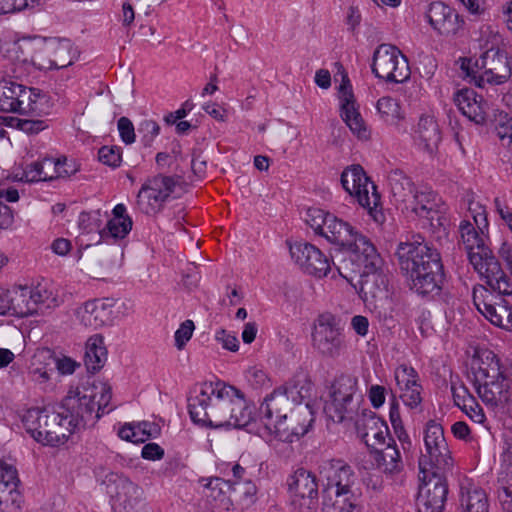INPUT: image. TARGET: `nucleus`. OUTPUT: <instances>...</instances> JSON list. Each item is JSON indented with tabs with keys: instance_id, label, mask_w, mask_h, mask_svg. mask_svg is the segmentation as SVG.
<instances>
[{
	"instance_id": "obj_1",
	"label": "nucleus",
	"mask_w": 512,
	"mask_h": 512,
	"mask_svg": "<svg viewBox=\"0 0 512 512\" xmlns=\"http://www.w3.org/2000/svg\"><path fill=\"white\" fill-rule=\"evenodd\" d=\"M304 220L316 235L343 251L345 258L341 265L334 266L315 245L296 242L289 246V252L299 268L315 279L330 277L343 290L356 288L353 275H358L360 296L367 310L386 325L395 322L400 305L388 289L383 261L372 241L352 223L321 207L308 208Z\"/></svg>"
},
{
	"instance_id": "obj_2",
	"label": "nucleus",
	"mask_w": 512,
	"mask_h": 512,
	"mask_svg": "<svg viewBox=\"0 0 512 512\" xmlns=\"http://www.w3.org/2000/svg\"><path fill=\"white\" fill-rule=\"evenodd\" d=\"M191 420L215 430L245 429L253 433L256 409L239 388L221 381L198 385L189 399Z\"/></svg>"
},
{
	"instance_id": "obj_3",
	"label": "nucleus",
	"mask_w": 512,
	"mask_h": 512,
	"mask_svg": "<svg viewBox=\"0 0 512 512\" xmlns=\"http://www.w3.org/2000/svg\"><path fill=\"white\" fill-rule=\"evenodd\" d=\"M287 397L281 388L267 394L259 406L253 433L266 443L274 445L277 442L292 443L306 435L314 422V412L308 403L289 409Z\"/></svg>"
},
{
	"instance_id": "obj_4",
	"label": "nucleus",
	"mask_w": 512,
	"mask_h": 512,
	"mask_svg": "<svg viewBox=\"0 0 512 512\" xmlns=\"http://www.w3.org/2000/svg\"><path fill=\"white\" fill-rule=\"evenodd\" d=\"M469 220L459 225L462 243L468 254L469 263L487 285L499 295H512V280L504 272L492 250L486 245L489 222L487 211L479 201L472 200L468 206Z\"/></svg>"
},
{
	"instance_id": "obj_5",
	"label": "nucleus",
	"mask_w": 512,
	"mask_h": 512,
	"mask_svg": "<svg viewBox=\"0 0 512 512\" xmlns=\"http://www.w3.org/2000/svg\"><path fill=\"white\" fill-rule=\"evenodd\" d=\"M469 377L488 409L512 416V358L501 360L493 351H476L470 362Z\"/></svg>"
},
{
	"instance_id": "obj_6",
	"label": "nucleus",
	"mask_w": 512,
	"mask_h": 512,
	"mask_svg": "<svg viewBox=\"0 0 512 512\" xmlns=\"http://www.w3.org/2000/svg\"><path fill=\"white\" fill-rule=\"evenodd\" d=\"M396 255L413 291L423 296L438 294L444 273L441 257L436 249L429 246L420 235H416L400 242Z\"/></svg>"
},
{
	"instance_id": "obj_7",
	"label": "nucleus",
	"mask_w": 512,
	"mask_h": 512,
	"mask_svg": "<svg viewBox=\"0 0 512 512\" xmlns=\"http://www.w3.org/2000/svg\"><path fill=\"white\" fill-rule=\"evenodd\" d=\"M51 98L37 88L14 81H2V112L44 116L51 112Z\"/></svg>"
},
{
	"instance_id": "obj_8",
	"label": "nucleus",
	"mask_w": 512,
	"mask_h": 512,
	"mask_svg": "<svg viewBox=\"0 0 512 512\" xmlns=\"http://www.w3.org/2000/svg\"><path fill=\"white\" fill-rule=\"evenodd\" d=\"M340 180L345 192L367 210L374 222L382 224L385 221L380 194L361 166H348L343 170Z\"/></svg>"
},
{
	"instance_id": "obj_9",
	"label": "nucleus",
	"mask_w": 512,
	"mask_h": 512,
	"mask_svg": "<svg viewBox=\"0 0 512 512\" xmlns=\"http://www.w3.org/2000/svg\"><path fill=\"white\" fill-rule=\"evenodd\" d=\"M112 398V389L108 383L94 382L91 385L70 388L65 396V405L69 409H74L77 415L81 416L83 425L88 417L96 412V417L113 410L110 406Z\"/></svg>"
},
{
	"instance_id": "obj_10",
	"label": "nucleus",
	"mask_w": 512,
	"mask_h": 512,
	"mask_svg": "<svg viewBox=\"0 0 512 512\" xmlns=\"http://www.w3.org/2000/svg\"><path fill=\"white\" fill-rule=\"evenodd\" d=\"M423 450L419 457L420 473L445 471L453 465V459L442 425L429 420L423 430Z\"/></svg>"
},
{
	"instance_id": "obj_11",
	"label": "nucleus",
	"mask_w": 512,
	"mask_h": 512,
	"mask_svg": "<svg viewBox=\"0 0 512 512\" xmlns=\"http://www.w3.org/2000/svg\"><path fill=\"white\" fill-rule=\"evenodd\" d=\"M412 211L421 221L423 228L440 239L448 234L450 221L447 209L441 199L430 189H418L410 203Z\"/></svg>"
},
{
	"instance_id": "obj_12",
	"label": "nucleus",
	"mask_w": 512,
	"mask_h": 512,
	"mask_svg": "<svg viewBox=\"0 0 512 512\" xmlns=\"http://www.w3.org/2000/svg\"><path fill=\"white\" fill-rule=\"evenodd\" d=\"M311 345L323 357L337 358L346 348L340 321L334 314L324 312L317 316L311 328Z\"/></svg>"
},
{
	"instance_id": "obj_13",
	"label": "nucleus",
	"mask_w": 512,
	"mask_h": 512,
	"mask_svg": "<svg viewBox=\"0 0 512 512\" xmlns=\"http://www.w3.org/2000/svg\"><path fill=\"white\" fill-rule=\"evenodd\" d=\"M79 170V164L67 157H44L27 163L23 168H16L7 176L13 181L40 182L52 181L74 175Z\"/></svg>"
},
{
	"instance_id": "obj_14",
	"label": "nucleus",
	"mask_w": 512,
	"mask_h": 512,
	"mask_svg": "<svg viewBox=\"0 0 512 512\" xmlns=\"http://www.w3.org/2000/svg\"><path fill=\"white\" fill-rule=\"evenodd\" d=\"M49 299L46 288L28 287L15 284L2 290V316L24 318L32 315L39 304H44Z\"/></svg>"
},
{
	"instance_id": "obj_15",
	"label": "nucleus",
	"mask_w": 512,
	"mask_h": 512,
	"mask_svg": "<svg viewBox=\"0 0 512 512\" xmlns=\"http://www.w3.org/2000/svg\"><path fill=\"white\" fill-rule=\"evenodd\" d=\"M291 505L296 512H314L318 507V480L316 475L298 466L286 479Z\"/></svg>"
},
{
	"instance_id": "obj_16",
	"label": "nucleus",
	"mask_w": 512,
	"mask_h": 512,
	"mask_svg": "<svg viewBox=\"0 0 512 512\" xmlns=\"http://www.w3.org/2000/svg\"><path fill=\"white\" fill-rule=\"evenodd\" d=\"M477 311L494 327L512 333V305L495 295L483 285H476L472 292Z\"/></svg>"
},
{
	"instance_id": "obj_17",
	"label": "nucleus",
	"mask_w": 512,
	"mask_h": 512,
	"mask_svg": "<svg viewBox=\"0 0 512 512\" xmlns=\"http://www.w3.org/2000/svg\"><path fill=\"white\" fill-rule=\"evenodd\" d=\"M372 72L377 78L391 83H402L410 76L406 57L390 44H381L374 51Z\"/></svg>"
},
{
	"instance_id": "obj_18",
	"label": "nucleus",
	"mask_w": 512,
	"mask_h": 512,
	"mask_svg": "<svg viewBox=\"0 0 512 512\" xmlns=\"http://www.w3.org/2000/svg\"><path fill=\"white\" fill-rule=\"evenodd\" d=\"M419 478L417 512H443L448 493L445 479L437 472L420 473Z\"/></svg>"
},
{
	"instance_id": "obj_19",
	"label": "nucleus",
	"mask_w": 512,
	"mask_h": 512,
	"mask_svg": "<svg viewBox=\"0 0 512 512\" xmlns=\"http://www.w3.org/2000/svg\"><path fill=\"white\" fill-rule=\"evenodd\" d=\"M482 67L485 70L476 81V85L481 88L485 85H502L512 76V59L505 52L493 47L483 53Z\"/></svg>"
},
{
	"instance_id": "obj_20",
	"label": "nucleus",
	"mask_w": 512,
	"mask_h": 512,
	"mask_svg": "<svg viewBox=\"0 0 512 512\" xmlns=\"http://www.w3.org/2000/svg\"><path fill=\"white\" fill-rule=\"evenodd\" d=\"M360 398L356 381L351 378L342 379L334 388L331 402L323 407L324 413L333 422H342L346 414L355 410Z\"/></svg>"
},
{
	"instance_id": "obj_21",
	"label": "nucleus",
	"mask_w": 512,
	"mask_h": 512,
	"mask_svg": "<svg viewBox=\"0 0 512 512\" xmlns=\"http://www.w3.org/2000/svg\"><path fill=\"white\" fill-rule=\"evenodd\" d=\"M174 189V181L167 176H156L149 179L138 193V205L146 214L156 213L170 197Z\"/></svg>"
},
{
	"instance_id": "obj_22",
	"label": "nucleus",
	"mask_w": 512,
	"mask_h": 512,
	"mask_svg": "<svg viewBox=\"0 0 512 512\" xmlns=\"http://www.w3.org/2000/svg\"><path fill=\"white\" fill-rule=\"evenodd\" d=\"M319 475L327 489H335V496L352 495L355 475L349 465L341 460L324 461L319 466Z\"/></svg>"
},
{
	"instance_id": "obj_23",
	"label": "nucleus",
	"mask_w": 512,
	"mask_h": 512,
	"mask_svg": "<svg viewBox=\"0 0 512 512\" xmlns=\"http://www.w3.org/2000/svg\"><path fill=\"white\" fill-rule=\"evenodd\" d=\"M399 397L409 409L422 403V385L417 371L407 363L398 364L393 371Z\"/></svg>"
},
{
	"instance_id": "obj_24",
	"label": "nucleus",
	"mask_w": 512,
	"mask_h": 512,
	"mask_svg": "<svg viewBox=\"0 0 512 512\" xmlns=\"http://www.w3.org/2000/svg\"><path fill=\"white\" fill-rule=\"evenodd\" d=\"M219 472L233 480V493L236 495L234 500L235 509L245 511L253 506L257 500V487L255 483L250 480L242 481L245 469L239 464L235 463H221L218 465Z\"/></svg>"
},
{
	"instance_id": "obj_25",
	"label": "nucleus",
	"mask_w": 512,
	"mask_h": 512,
	"mask_svg": "<svg viewBox=\"0 0 512 512\" xmlns=\"http://www.w3.org/2000/svg\"><path fill=\"white\" fill-rule=\"evenodd\" d=\"M52 413L46 408L34 407L26 409L19 415L26 432L41 445H57L65 440L55 433L42 432L49 426L48 420Z\"/></svg>"
},
{
	"instance_id": "obj_26",
	"label": "nucleus",
	"mask_w": 512,
	"mask_h": 512,
	"mask_svg": "<svg viewBox=\"0 0 512 512\" xmlns=\"http://www.w3.org/2000/svg\"><path fill=\"white\" fill-rule=\"evenodd\" d=\"M112 299L87 301L75 311L76 320L83 326L98 329L112 325L115 319Z\"/></svg>"
},
{
	"instance_id": "obj_27",
	"label": "nucleus",
	"mask_w": 512,
	"mask_h": 512,
	"mask_svg": "<svg viewBox=\"0 0 512 512\" xmlns=\"http://www.w3.org/2000/svg\"><path fill=\"white\" fill-rule=\"evenodd\" d=\"M454 103L459 112L477 125H484L489 119V102L472 88H462L455 92Z\"/></svg>"
},
{
	"instance_id": "obj_28",
	"label": "nucleus",
	"mask_w": 512,
	"mask_h": 512,
	"mask_svg": "<svg viewBox=\"0 0 512 512\" xmlns=\"http://www.w3.org/2000/svg\"><path fill=\"white\" fill-rule=\"evenodd\" d=\"M497 499L501 512H512V438L501 444Z\"/></svg>"
},
{
	"instance_id": "obj_29",
	"label": "nucleus",
	"mask_w": 512,
	"mask_h": 512,
	"mask_svg": "<svg viewBox=\"0 0 512 512\" xmlns=\"http://www.w3.org/2000/svg\"><path fill=\"white\" fill-rule=\"evenodd\" d=\"M280 388L287 397V403H289V400L297 403V406H304L309 403L312 406L314 415L316 414V410L321 407V404L317 403L316 398L313 399L315 387L309 375L304 371L296 373Z\"/></svg>"
},
{
	"instance_id": "obj_30",
	"label": "nucleus",
	"mask_w": 512,
	"mask_h": 512,
	"mask_svg": "<svg viewBox=\"0 0 512 512\" xmlns=\"http://www.w3.org/2000/svg\"><path fill=\"white\" fill-rule=\"evenodd\" d=\"M48 425L49 426L43 429L42 432L49 431L65 439L57 445H47L52 448L64 446L68 442L70 435L84 426L81 421V416L77 415L74 409L66 407L65 398L61 403L60 410L52 413L51 418L48 420Z\"/></svg>"
},
{
	"instance_id": "obj_31",
	"label": "nucleus",
	"mask_w": 512,
	"mask_h": 512,
	"mask_svg": "<svg viewBox=\"0 0 512 512\" xmlns=\"http://www.w3.org/2000/svg\"><path fill=\"white\" fill-rule=\"evenodd\" d=\"M106 224L102 236L104 241L117 243L124 240L131 232L133 227L132 217L128 213L126 205L116 204L110 214L105 213Z\"/></svg>"
},
{
	"instance_id": "obj_32",
	"label": "nucleus",
	"mask_w": 512,
	"mask_h": 512,
	"mask_svg": "<svg viewBox=\"0 0 512 512\" xmlns=\"http://www.w3.org/2000/svg\"><path fill=\"white\" fill-rule=\"evenodd\" d=\"M203 494L207 501L221 512L235 509L233 493V480H224L219 477L203 480Z\"/></svg>"
},
{
	"instance_id": "obj_33",
	"label": "nucleus",
	"mask_w": 512,
	"mask_h": 512,
	"mask_svg": "<svg viewBox=\"0 0 512 512\" xmlns=\"http://www.w3.org/2000/svg\"><path fill=\"white\" fill-rule=\"evenodd\" d=\"M23 503L18 472L12 463L2 461V512H19Z\"/></svg>"
},
{
	"instance_id": "obj_34",
	"label": "nucleus",
	"mask_w": 512,
	"mask_h": 512,
	"mask_svg": "<svg viewBox=\"0 0 512 512\" xmlns=\"http://www.w3.org/2000/svg\"><path fill=\"white\" fill-rule=\"evenodd\" d=\"M453 402L473 423L487 428V417L478 400L462 383H453L451 386Z\"/></svg>"
},
{
	"instance_id": "obj_35",
	"label": "nucleus",
	"mask_w": 512,
	"mask_h": 512,
	"mask_svg": "<svg viewBox=\"0 0 512 512\" xmlns=\"http://www.w3.org/2000/svg\"><path fill=\"white\" fill-rule=\"evenodd\" d=\"M425 17L431 28L438 32H459L463 30L464 21L442 2L431 3Z\"/></svg>"
},
{
	"instance_id": "obj_36",
	"label": "nucleus",
	"mask_w": 512,
	"mask_h": 512,
	"mask_svg": "<svg viewBox=\"0 0 512 512\" xmlns=\"http://www.w3.org/2000/svg\"><path fill=\"white\" fill-rule=\"evenodd\" d=\"M118 437L133 444H143L150 439H156L161 435L158 424L150 421H132L118 425Z\"/></svg>"
},
{
	"instance_id": "obj_37",
	"label": "nucleus",
	"mask_w": 512,
	"mask_h": 512,
	"mask_svg": "<svg viewBox=\"0 0 512 512\" xmlns=\"http://www.w3.org/2000/svg\"><path fill=\"white\" fill-rule=\"evenodd\" d=\"M414 143L422 151L432 155L441 141L440 131L433 116H422L414 133Z\"/></svg>"
},
{
	"instance_id": "obj_38",
	"label": "nucleus",
	"mask_w": 512,
	"mask_h": 512,
	"mask_svg": "<svg viewBox=\"0 0 512 512\" xmlns=\"http://www.w3.org/2000/svg\"><path fill=\"white\" fill-rule=\"evenodd\" d=\"M360 435L367 447L372 450L389 445L388 441L391 439L386 421L375 415L365 419Z\"/></svg>"
},
{
	"instance_id": "obj_39",
	"label": "nucleus",
	"mask_w": 512,
	"mask_h": 512,
	"mask_svg": "<svg viewBox=\"0 0 512 512\" xmlns=\"http://www.w3.org/2000/svg\"><path fill=\"white\" fill-rule=\"evenodd\" d=\"M104 221L105 213H103L101 210L83 212L79 215L78 226L80 230V236L87 237V247L92 244H99L104 241V236H102L104 231Z\"/></svg>"
},
{
	"instance_id": "obj_40",
	"label": "nucleus",
	"mask_w": 512,
	"mask_h": 512,
	"mask_svg": "<svg viewBox=\"0 0 512 512\" xmlns=\"http://www.w3.org/2000/svg\"><path fill=\"white\" fill-rule=\"evenodd\" d=\"M84 362L88 371L98 372L108 360V350L101 334H93L85 342Z\"/></svg>"
},
{
	"instance_id": "obj_41",
	"label": "nucleus",
	"mask_w": 512,
	"mask_h": 512,
	"mask_svg": "<svg viewBox=\"0 0 512 512\" xmlns=\"http://www.w3.org/2000/svg\"><path fill=\"white\" fill-rule=\"evenodd\" d=\"M376 111L386 125L397 131L401 130L405 114L396 99L390 96L381 97L376 103Z\"/></svg>"
},
{
	"instance_id": "obj_42",
	"label": "nucleus",
	"mask_w": 512,
	"mask_h": 512,
	"mask_svg": "<svg viewBox=\"0 0 512 512\" xmlns=\"http://www.w3.org/2000/svg\"><path fill=\"white\" fill-rule=\"evenodd\" d=\"M339 112L341 119L355 137L359 140H367L370 137V131L361 116L358 103L339 107Z\"/></svg>"
},
{
	"instance_id": "obj_43",
	"label": "nucleus",
	"mask_w": 512,
	"mask_h": 512,
	"mask_svg": "<svg viewBox=\"0 0 512 512\" xmlns=\"http://www.w3.org/2000/svg\"><path fill=\"white\" fill-rule=\"evenodd\" d=\"M462 512H489V500L486 492L477 486L462 488Z\"/></svg>"
},
{
	"instance_id": "obj_44",
	"label": "nucleus",
	"mask_w": 512,
	"mask_h": 512,
	"mask_svg": "<svg viewBox=\"0 0 512 512\" xmlns=\"http://www.w3.org/2000/svg\"><path fill=\"white\" fill-rule=\"evenodd\" d=\"M51 351L48 349L38 350L31 361L29 373L32 380L38 384H46L50 380L52 369Z\"/></svg>"
},
{
	"instance_id": "obj_45",
	"label": "nucleus",
	"mask_w": 512,
	"mask_h": 512,
	"mask_svg": "<svg viewBox=\"0 0 512 512\" xmlns=\"http://www.w3.org/2000/svg\"><path fill=\"white\" fill-rule=\"evenodd\" d=\"M373 457L377 467L385 473H394L401 467V456L396 446L377 448L373 450Z\"/></svg>"
},
{
	"instance_id": "obj_46",
	"label": "nucleus",
	"mask_w": 512,
	"mask_h": 512,
	"mask_svg": "<svg viewBox=\"0 0 512 512\" xmlns=\"http://www.w3.org/2000/svg\"><path fill=\"white\" fill-rule=\"evenodd\" d=\"M322 512H362V506L357 496H335L331 503H324Z\"/></svg>"
},
{
	"instance_id": "obj_47",
	"label": "nucleus",
	"mask_w": 512,
	"mask_h": 512,
	"mask_svg": "<svg viewBox=\"0 0 512 512\" xmlns=\"http://www.w3.org/2000/svg\"><path fill=\"white\" fill-rule=\"evenodd\" d=\"M246 382L254 389H265L272 386V380L262 365L253 364L244 371Z\"/></svg>"
},
{
	"instance_id": "obj_48",
	"label": "nucleus",
	"mask_w": 512,
	"mask_h": 512,
	"mask_svg": "<svg viewBox=\"0 0 512 512\" xmlns=\"http://www.w3.org/2000/svg\"><path fill=\"white\" fill-rule=\"evenodd\" d=\"M389 420L391 422L394 433L402 446H410V437L404 428L400 415V406L396 399H392L389 403Z\"/></svg>"
},
{
	"instance_id": "obj_49",
	"label": "nucleus",
	"mask_w": 512,
	"mask_h": 512,
	"mask_svg": "<svg viewBox=\"0 0 512 512\" xmlns=\"http://www.w3.org/2000/svg\"><path fill=\"white\" fill-rule=\"evenodd\" d=\"M2 126L16 128L27 134H37L47 127L42 120L19 119L11 116H2Z\"/></svg>"
},
{
	"instance_id": "obj_50",
	"label": "nucleus",
	"mask_w": 512,
	"mask_h": 512,
	"mask_svg": "<svg viewBox=\"0 0 512 512\" xmlns=\"http://www.w3.org/2000/svg\"><path fill=\"white\" fill-rule=\"evenodd\" d=\"M51 364H54L55 369L61 376L72 375L80 367V362L63 353H51Z\"/></svg>"
},
{
	"instance_id": "obj_51",
	"label": "nucleus",
	"mask_w": 512,
	"mask_h": 512,
	"mask_svg": "<svg viewBox=\"0 0 512 512\" xmlns=\"http://www.w3.org/2000/svg\"><path fill=\"white\" fill-rule=\"evenodd\" d=\"M195 331V324L192 320L183 321L174 333V346L177 350H183L191 340Z\"/></svg>"
},
{
	"instance_id": "obj_52",
	"label": "nucleus",
	"mask_w": 512,
	"mask_h": 512,
	"mask_svg": "<svg viewBox=\"0 0 512 512\" xmlns=\"http://www.w3.org/2000/svg\"><path fill=\"white\" fill-rule=\"evenodd\" d=\"M98 158L101 163L112 168L120 166L122 162V150L118 146H103L98 151Z\"/></svg>"
},
{
	"instance_id": "obj_53",
	"label": "nucleus",
	"mask_w": 512,
	"mask_h": 512,
	"mask_svg": "<svg viewBox=\"0 0 512 512\" xmlns=\"http://www.w3.org/2000/svg\"><path fill=\"white\" fill-rule=\"evenodd\" d=\"M338 106H349L357 103L352 84L346 73H342V81L337 90Z\"/></svg>"
},
{
	"instance_id": "obj_54",
	"label": "nucleus",
	"mask_w": 512,
	"mask_h": 512,
	"mask_svg": "<svg viewBox=\"0 0 512 512\" xmlns=\"http://www.w3.org/2000/svg\"><path fill=\"white\" fill-rule=\"evenodd\" d=\"M214 340L224 349L230 352L239 350V340L236 334L223 328L216 329Z\"/></svg>"
},
{
	"instance_id": "obj_55",
	"label": "nucleus",
	"mask_w": 512,
	"mask_h": 512,
	"mask_svg": "<svg viewBox=\"0 0 512 512\" xmlns=\"http://www.w3.org/2000/svg\"><path fill=\"white\" fill-rule=\"evenodd\" d=\"M496 135L501 145L506 147L512 153V118L504 116L495 127Z\"/></svg>"
},
{
	"instance_id": "obj_56",
	"label": "nucleus",
	"mask_w": 512,
	"mask_h": 512,
	"mask_svg": "<svg viewBox=\"0 0 512 512\" xmlns=\"http://www.w3.org/2000/svg\"><path fill=\"white\" fill-rule=\"evenodd\" d=\"M117 130L121 141L126 145H131L136 140L134 125L127 117H120L117 121Z\"/></svg>"
},
{
	"instance_id": "obj_57",
	"label": "nucleus",
	"mask_w": 512,
	"mask_h": 512,
	"mask_svg": "<svg viewBox=\"0 0 512 512\" xmlns=\"http://www.w3.org/2000/svg\"><path fill=\"white\" fill-rule=\"evenodd\" d=\"M111 478L115 482L116 486L115 490L110 489L109 493L117 497L119 500L123 496H126L127 494L136 490V486L131 481L122 476L112 475Z\"/></svg>"
},
{
	"instance_id": "obj_58",
	"label": "nucleus",
	"mask_w": 512,
	"mask_h": 512,
	"mask_svg": "<svg viewBox=\"0 0 512 512\" xmlns=\"http://www.w3.org/2000/svg\"><path fill=\"white\" fill-rule=\"evenodd\" d=\"M73 249L70 239L64 237H57L50 243L51 252L59 257H66Z\"/></svg>"
},
{
	"instance_id": "obj_59",
	"label": "nucleus",
	"mask_w": 512,
	"mask_h": 512,
	"mask_svg": "<svg viewBox=\"0 0 512 512\" xmlns=\"http://www.w3.org/2000/svg\"><path fill=\"white\" fill-rule=\"evenodd\" d=\"M139 131L146 143L152 142L160 133V127L154 120L147 119L141 122Z\"/></svg>"
},
{
	"instance_id": "obj_60",
	"label": "nucleus",
	"mask_w": 512,
	"mask_h": 512,
	"mask_svg": "<svg viewBox=\"0 0 512 512\" xmlns=\"http://www.w3.org/2000/svg\"><path fill=\"white\" fill-rule=\"evenodd\" d=\"M164 455V449L155 442L146 443L141 450V457L148 461H159Z\"/></svg>"
},
{
	"instance_id": "obj_61",
	"label": "nucleus",
	"mask_w": 512,
	"mask_h": 512,
	"mask_svg": "<svg viewBox=\"0 0 512 512\" xmlns=\"http://www.w3.org/2000/svg\"><path fill=\"white\" fill-rule=\"evenodd\" d=\"M367 396L373 408H381L386 400V389L381 385H371L367 391Z\"/></svg>"
},
{
	"instance_id": "obj_62",
	"label": "nucleus",
	"mask_w": 512,
	"mask_h": 512,
	"mask_svg": "<svg viewBox=\"0 0 512 512\" xmlns=\"http://www.w3.org/2000/svg\"><path fill=\"white\" fill-rule=\"evenodd\" d=\"M461 70L465 73L466 77L471 78L475 83L479 78L481 73L480 69L482 67V63L479 64L478 60H473L472 58H462L460 64Z\"/></svg>"
},
{
	"instance_id": "obj_63",
	"label": "nucleus",
	"mask_w": 512,
	"mask_h": 512,
	"mask_svg": "<svg viewBox=\"0 0 512 512\" xmlns=\"http://www.w3.org/2000/svg\"><path fill=\"white\" fill-rule=\"evenodd\" d=\"M494 207L503 224L512 233V209L499 198H495Z\"/></svg>"
},
{
	"instance_id": "obj_64",
	"label": "nucleus",
	"mask_w": 512,
	"mask_h": 512,
	"mask_svg": "<svg viewBox=\"0 0 512 512\" xmlns=\"http://www.w3.org/2000/svg\"><path fill=\"white\" fill-rule=\"evenodd\" d=\"M452 435L458 439L465 442H470L472 440V433L469 425L465 421H457L451 426Z\"/></svg>"
}]
</instances>
